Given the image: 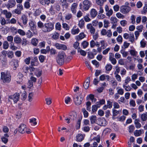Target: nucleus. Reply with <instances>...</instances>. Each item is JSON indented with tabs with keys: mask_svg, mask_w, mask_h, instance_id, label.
<instances>
[{
	"mask_svg": "<svg viewBox=\"0 0 147 147\" xmlns=\"http://www.w3.org/2000/svg\"><path fill=\"white\" fill-rule=\"evenodd\" d=\"M11 76L9 72H2L1 73V79L4 83L8 84L11 81Z\"/></svg>",
	"mask_w": 147,
	"mask_h": 147,
	"instance_id": "f257e3e1",
	"label": "nucleus"
},
{
	"mask_svg": "<svg viewBox=\"0 0 147 147\" xmlns=\"http://www.w3.org/2000/svg\"><path fill=\"white\" fill-rule=\"evenodd\" d=\"M65 57L66 55L64 51H61L59 52L56 57V61L57 63L59 65L63 64Z\"/></svg>",
	"mask_w": 147,
	"mask_h": 147,
	"instance_id": "f03ea898",
	"label": "nucleus"
},
{
	"mask_svg": "<svg viewBox=\"0 0 147 147\" xmlns=\"http://www.w3.org/2000/svg\"><path fill=\"white\" fill-rule=\"evenodd\" d=\"M18 131L22 134L25 133L29 134L31 132V130L28 128L26 125L23 123L21 124L19 126Z\"/></svg>",
	"mask_w": 147,
	"mask_h": 147,
	"instance_id": "7ed1b4c3",
	"label": "nucleus"
},
{
	"mask_svg": "<svg viewBox=\"0 0 147 147\" xmlns=\"http://www.w3.org/2000/svg\"><path fill=\"white\" fill-rule=\"evenodd\" d=\"M91 5L90 2L88 0H85L83 2V4L80 3V9L82 11L88 10L89 8Z\"/></svg>",
	"mask_w": 147,
	"mask_h": 147,
	"instance_id": "20e7f679",
	"label": "nucleus"
},
{
	"mask_svg": "<svg viewBox=\"0 0 147 147\" xmlns=\"http://www.w3.org/2000/svg\"><path fill=\"white\" fill-rule=\"evenodd\" d=\"M54 26V24L52 23H45L42 28V31L45 32H49L53 29Z\"/></svg>",
	"mask_w": 147,
	"mask_h": 147,
	"instance_id": "39448f33",
	"label": "nucleus"
},
{
	"mask_svg": "<svg viewBox=\"0 0 147 147\" xmlns=\"http://www.w3.org/2000/svg\"><path fill=\"white\" fill-rule=\"evenodd\" d=\"M60 7L58 3H55L53 5H51L49 10V12L52 15H54L55 14V10L54 9L57 11H59L60 10Z\"/></svg>",
	"mask_w": 147,
	"mask_h": 147,
	"instance_id": "423d86ee",
	"label": "nucleus"
},
{
	"mask_svg": "<svg viewBox=\"0 0 147 147\" xmlns=\"http://www.w3.org/2000/svg\"><path fill=\"white\" fill-rule=\"evenodd\" d=\"M131 10V8L128 6H122L120 8V11L123 13L126 14Z\"/></svg>",
	"mask_w": 147,
	"mask_h": 147,
	"instance_id": "0eeeda50",
	"label": "nucleus"
},
{
	"mask_svg": "<svg viewBox=\"0 0 147 147\" xmlns=\"http://www.w3.org/2000/svg\"><path fill=\"white\" fill-rule=\"evenodd\" d=\"M20 94L19 93H16L13 95L9 96V98L13 100L15 103H16L19 99Z\"/></svg>",
	"mask_w": 147,
	"mask_h": 147,
	"instance_id": "6e6552de",
	"label": "nucleus"
},
{
	"mask_svg": "<svg viewBox=\"0 0 147 147\" xmlns=\"http://www.w3.org/2000/svg\"><path fill=\"white\" fill-rule=\"evenodd\" d=\"M105 10L106 16L109 17H110L113 14V11L112 9L111 8L109 9V6L107 5L105 6Z\"/></svg>",
	"mask_w": 147,
	"mask_h": 147,
	"instance_id": "1a4fd4ad",
	"label": "nucleus"
},
{
	"mask_svg": "<svg viewBox=\"0 0 147 147\" xmlns=\"http://www.w3.org/2000/svg\"><path fill=\"white\" fill-rule=\"evenodd\" d=\"M16 5L15 1L14 0H9L7 3L5 5V6L8 9L14 7Z\"/></svg>",
	"mask_w": 147,
	"mask_h": 147,
	"instance_id": "9d476101",
	"label": "nucleus"
},
{
	"mask_svg": "<svg viewBox=\"0 0 147 147\" xmlns=\"http://www.w3.org/2000/svg\"><path fill=\"white\" fill-rule=\"evenodd\" d=\"M97 124L101 126H105L107 124V122L104 118H99L98 119Z\"/></svg>",
	"mask_w": 147,
	"mask_h": 147,
	"instance_id": "9b49d317",
	"label": "nucleus"
},
{
	"mask_svg": "<svg viewBox=\"0 0 147 147\" xmlns=\"http://www.w3.org/2000/svg\"><path fill=\"white\" fill-rule=\"evenodd\" d=\"M78 6V3H73L70 7V9L72 13L74 14H76Z\"/></svg>",
	"mask_w": 147,
	"mask_h": 147,
	"instance_id": "f8f14e48",
	"label": "nucleus"
},
{
	"mask_svg": "<svg viewBox=\"0 0 147 147\" xmlns=\"http://www.w3.org/2000/svg\"><path fill=\"white\" fill-rule=\"evenodd\" d=\"M55 46L57 49H62L63 50H65L67 49V47L64 45H62L59 43H56L55 44Z\"/></svg>",
	"mask_w": 147,
	"mask_h": 147,
	"instance_id": "ddd939ff",
	"label": "nucleus"
},
{
	"mask_svg": "<svg viewBox=\"0 0 147 147\" xmlns=\"http://www.w3.org/2000/svg\"><path fill=\"white\" fill-rule=\"evenodd\" d=\"M1 13L5 16L7 18L9 19L12 16V14L10 12H8L7 10H3Z\"/></svg>",
	"mask_w": 147,
	"mask_h": 147,
	"instance_id": "4468645a",
	"label": "nucleus"
},
{
	"mask_svg": "<svg viewBox=\"0 0 147 147\" xmlns=\"http://www.w3.org/2000/svg\"><path fill=\"white\" fill-rule=\"evenodd\" d=\"M82 99L80 98L79 99L78 96H76L74 98V101L75 104L77 105H79L81 104Z\"/></svg>",
	"mask_w": 147,
	"mask_h": 147,
	"instance_id": "2eb2a0df",
	"label": "nucleus"
},
{
	"mask_svg": "<svg viewBox=\"0 0 147 147\" xmlns=\"http://www.w3.org/2000/svg\"><path fill=\"white\" fill-rule=\"evenodd\" d=\"M9 137V135L7 134H5L1 138L2 142L4 144H6L8 141V138Z\"/></svg>",
	"mask_w": 147,
	"mask_h": 147,
	"instance_id": "dca6fc26",
	"label": "nucleus"
},
{
	"mask_svg": "<svg viewBox=\"0 0 147 147\" xmlns=\"http://www.w3.org/2000/svg\"><path fill=\"white\" fill-rule=\"evenodd\" d=\"M10 63L14 66L13 69L16 70L18 66V61L17 60L14 59H12Z\"/></svg>",
	"mask_w": 147,
	"mask_h": 147,
	"instance_id": "f3484780",
	"label": "nucleus"
},
{
	"mask_svg": "<svg viewBox=\"0 0 147 147\" xmlns=\"http://www.w3.org/2000/svg\"><path fill=\"white\" fill-rule=\"evenodd\" d=\"M21 20L22 21V22L24 25H26L28 22V18L26 15L23 14L21 18Z\"/></svg>",
	"mask_w": 147,
	"mask_h": 147,
	"instance_id": "a211bd4d",
	"label": "nucleus"
},
{
	"mask_svg": "<svg viewBox=\"0 0 147 147\" xmlns=\"http://www.w3.org/2000/svg\"><path fill=\"white\" fill-rule=\"evenodd\" d=\"M14 41L15 43L19 44L21 43L22 39L21 38L18 36H16L14 37Z\"/></svg>",
	"mask_w": 147,
	"mask_h": 147,
	"instance_id": "6ab92c4d",
	"label": "nucleus"
},
{
	"mask_svg": "<svg viewBox=\"0 0 147 147\" xmlns=\"http://www.w3.org/2000/svg\"><path fill=\"white\" fill-rule=\"evenodd\" d=\"M76 26H74L71 30V33L73 35H75L78 34L80 30L78 28H76Z\"/></svg>",
	"mask_w": 147,
	"mask_h": 147,
	"instance_id": "aec40b11",
	"label": "nucleus"
},
{
	"mask_svg": "<svg viewBox=\"0 0 147 147\" xmlns=\"http://www.w3.org/2000/svg\"><path fill=\"white\" fill-rule=\"evenodd\" d=\"M90 77H88L87 78L86 81H87L86 82H85L83 84V86L86 89H87L90 85Z\"/></svg>",
	"mask_w": 147,
	"mask_h": 147,
	"instance_id": "412c9836",
	"label": "nucleus"
},
{
	"mask_svg": "<svg viewBox=\"0 0 147 147\" xmlns=\"http://www.w3.org/2000/svg\"><path fill=\"white\" fill-rule=\"evenodd\" d=\"M144 133L143 129H141L139 130H136L134 132V135L136 137L140 136Z\"/></svg>",
	"mask_w": 147,
	"mask_h": 147,
	"instance_id": "4be33fe9",
	"label": "nucleus"
},
{
	"mask_svg": "<svg viewBox=\"0 0 147 147\" xmlns=\"http://www.w3.org/2000/svg\"><path fill=\"white\" fill-rule=\"evenodd\" d=\"M142 122V124H144L143 121H146L147 119V112L142 114L140 116Z\"/></svg>",
	"mask_w": 147,
	"mask_h": 147,
	"instance_id": "5701e85b",
	"label": "nucleus"
},
{
	"mask_svg": "<svg viewBox=\"0 0 147 147\" xmlns=\"http://www.w3.org/2000/svg\"><path fill=\"white\" fill-rule=\"evenodd\" d=\"M134 123L136 127L137 128H140L141 127V125L140 123V120L139 119H136L134 121Z\"/></svg>",
	"mask_w": 147,
	"mask_h": 147,
	"instance_id": "b1692460",
	"label": "nucleus"
},
{
	"mask_svg": "<svg viewBox=\"0 0 147 147\" xmlns=\"http://www.w3.org/2000/svg\"><path fill=\"white\" fill-rule=\"evenodd\" d=\"M97 14L96 11L94 9H92L90 12V15L92 18H95Z\"/></svg>",
	"mask_w": 147,
	"mask_h": 147,
	"instance_id": "393cba45",
	"label": "nucleus"
},
{
	"mask_svg": "<svg viewBox=\"0 0 147 147\" xmlns=\"http://www.w3.org/2000/svg\"><path fill=\"white\" fill-rule=\"evenodd\" d=\"M85 36L84 33H81L78 36H76V39L77 40H79L84 38L85 37Z\"/></svg>",
	"mask_w": 147,
	"mask_h": 147,
	"instance_id": "a878e982",
	"label": "nucleus"
},
{
	"mask_svg": "<svg viewBox=\"0 0 147 147\" xmlns=\"http://www.w3.org/2000/svg\"><path fill=\"white\" fill-rule=\"evenodd\" d=\"M59 36V34L57 32H55L52 34V38L56 40L58 39Z\"/></svg>",
	"mask_w": 147,
	"mask_h": 147,
	"instance_id": "bb28decb",
	"label": "nucleus"
},
{
	"mask_svg": "<svg viewBox=\"0 0 147 147\" xmlns=\"http://www.w3.org/2000/svg\"><path fill=\"white\" fill-rule=\"evenodd\" d=\"M77 141L79 142H81L84 139V137L81 134H79L76 137Z\"/></svg>",
	"mask_w": 147,
	"mask_h": 147,
	"instance_id": "cd10ccee",
	"label": "nucleus"
},
{
	"mask_svg": "<svg viewBox=\"0 0 147 147\" xmlns=\"http://www.w3.org/2000/svg\"><path fill=\"white\" fill-rule=\"evenodd\" d=\"M91 123V124H93L96 121V117L95 115H92L90 118Z\"/></svg>",
	"mask_w": 147,
	"mask_h": 147,
	"instance_id": "c85d7f7f",
	"label": "nucleus"
},
{
	"mask_svg": "<svg viewBox=\"0 0 147 147\" xmlns=\"http://www.w3.org/2000/svg\"><path fill=\"white\" fill-rule=\"evenodd\" d=\"M29 26L31 30H33L36 28V26L34 22L32 21H31L29 22Z\"/></svg>",
	"mask_w": 147,
	"mask_h": 147,
	"instance_id": "c756f323",
	"label": "nucleus"
},
{
	"mask_svg": "<svg viewBox=\"0 0 147 147\" xmlns=\"http://www.w3.org/2000/svg\"><path fill=\"white\" fill-rule=\"evenodd\" d=\"M129 41L131 43H133L135 40L134 36L133 33H130L128 38Z\"/></svg>",
	"mask_w": 147,
	"mask_h": 147,
	"instance_id": "7c9ffc66",
	"label": "nucleus"
},
{
	"mask_svg": "<svg viewBox=\"0 0 147 147\" xmlns=\"http://www.w3.org/2000/svg\"><path fill=\"white\" fill-rule=\"evenodd\" d=\"M52 98L50 97H47L45 99L46 104L49 105H51L52 103Z\"/></svg>",
	"mask_w": 147,
	"mask_h": 147,
	"instance_id": "2f4dec72",
	"label": "nucleus"
},
{
	"mask_svg": "<svg viewBox=\"0 0 147 147\" xmlns=\"http://www.w3.org/2000/svg\"><path fill=\"white\" fill-rule=\"evenodd\" d=\"M85 22L83 19H81L79 22V26L81 28H82L84 25Z\"/></svg>",
	"mask_w": 147,
	"mask_h": 147,
	"instance_id": "473e14b6",
	"label": "nucleus"
},
{
	"mask_svg": "<svg viewBox=\"0 0 147 147\" xmlns=\"http://www.w3.org/2000/svg\"><path fill=\"white\" fill-rule=\"evenodd\" d=\"M31 43L33 45L36 46L38 43V40L36 38H32Z\"/></svg>",
	"mask_w": 147,
	"mask_h": 147,
	"instance_id": "72a5a7b5",
	"label": "nucleus"
},
{
	"mask_svg": "<svg viewBox=\"0 0 147 147\" xmlns=\"http://www.w3.org/2000/svg\"><path fill=\"white\" fill-rule=\"evenodd\" d=\"M127 85L126 84H123V87L126 91H129L131 90V88L129 85Z\"/></svg>",
	"mask_w": 147,
	"mask_h": 147,
	"instance_id": "f704fd0d",
	"label": "nucleus"
},
{
	"mask_svg": "<svg viewBox=\"0 0 147 147\" xmlns=\"http://www.w3.org/2000/svg\"><path fill=\"white\" fill-rule=\"evenodd\" d=\"M88 98H90V99L92 100V102H95L96 101V99L94 98V96L93 94H90L88 96L87 98V99Z\"/></svg>",
	"mask_w": 147,
	"mask_h": 147,
	"instance_id": "c9c22d12",
	"label": "nucleus"
},
{
	"mask_svg": "<svg viewBox=\"0 0 147 147\" xmlns=\"http://www.w3.org/2000/svg\"><path fill=\"white\" fill-rule=\"evenodd\" d=\"M10 29L12 33L16 34L17 33L18 30L17 28L14 26H11L10 27Z\"/></svg>",
	"mask_w": 147,
	"mask_h": 147,
	"instance_id": "e433bc0d",
	"label": "nucleus"
},
{
	"mask_svg": "<svg viewBox=\"0 0 147 147\" xmlns=\"http://www.w3.org/2000/svg\"><path fill=\"white\" fill-rule=\"evenodd\" d=\"M119 87H118L116 88L117 89H118L117 91V93L119 95H123L124 93V90L121 88H118Z\"/></svg>",
	"mask_w": 147,
	"mask_h": 147,
	"instance_id": "4c0bfd02",
	"label": "nucleus"
},
{
	"mask_svg": "<svg viewBox=\"0 0 147 147\" xmlns=\"http://www.w3.org/2000/svg\"><path fill=\"white\" fill-rule=\"evenodd\" d=\"M111 24L117 23V19L115 17H111L110 19Z\"/></svg>",
	"mask_w": 147,
	"mask_h": 147,
	"instance_id": "58836bf2",
	"label": "nucleus"
},
{
	"mask_svg": "<svg viewBox=\"0 0 147 147\" xmlns=\"http://www.w3.org/2000/svg\"><path fill=\"white\" fill-rule=\"evenodd\" d=\"M130 54L133 56H136L138 54V52L135 49H131L130 50Z\"/></svg>",
	"mask_w": 147,
	"mask_h": 147,
	"instance_id": "ea45409f",
	"label": "nucleus"
},
{
	"mask_svg": "<svg viewBox=\"0 0 147 147\" xmlns=\"http://www.w3.org/2000/svg\"><path fill=\"white\" fill-rule=\"evenodd\" d=\"M3 45V49H8L9 47V44L6 41L4 42Z\"/></svg>",
	"mask_w": 147,
	"mask_h": 147,
	"instance_id": "a19ab883",
	"label": "nucleus"
},
{
	"mask_svg": "<svg viewBox=\"0 0 147 147\" xmlns=\"http://www.w3.org/2000/svg\"><path fill=\"white\" fill-rule=\"evenodd\" d=\"M17 22L16 20L14 18H12L8 22H7V24H15Z\"/></svg>",
	"mask_w": 147,
	"mask_h": 147,
	"instance_id": "79ce46f5",
	"label": "nucleus"
},
{
	"mask_svg": "<svg viewBox=\"0 0 147 147\" xmlns=\"http://www.w3.org/2000/svg\"><path fill=\"white\" fill-rule=\"evenodd\" d=\"M17 32L20 35L24 36L25 35L26 33L23 30L21 29L18 30Z\"/></svg>",
	"mask_w": 147,
	"mask_h": 147,
	"instance_id": "37998d69",
	"label": "nucleus"
},
{
	"mask_svg": "<svg viewBox=\"0 0 147 147\" xmlns=\"http://www.w3.org/2000/svg\"><path fill=\"white\" fill-rule=\"evenodd\" d=\"M78 51V53H80V54L83 56H85L86 54V52L81 49H79Z\"/></svg>",
	"mask_w": 147,
	"mask_h": 147,
	"instance_id": "c03bdc74",
	"label": "nucleus"
},
{
	"mask_svg": "<svg viewBox=\"0 0 147 147\" xmlns=\"http://www.w3.org/2000/svg\"><path fill=\"white\" fill-rule=\"evenodd\" d=\"M105 68L107 71H110L112 69V66L110 64H107L106 65Z\"/></svg>",
	"mask_w": 147,
	"mask_h": 147,
	"instance_id": "a18cd8bd",
	"label": "nucleus"
},
{
	"mask_svg": "<svg viewBox=\"0 0 147 147\" xmlns=\"http://www.w3.org/2000/svg\"><path fill=\"white\" fill-rule=\"evenodd\" d=\"M72 14L71 13H68L66 15L65 18L66 20H69L72 18Z\"/></svg>",
	"mask_w": 147,
	"mask_h": 147,
	"instance_id": "49530a36",
	"label": "nucleus"
},
{
	"mask_svg": "<svg viewBox=\"0 0 147 147\" xmlns=\"http://www.w3.org/2000/svg\"><path fill=\"white\" fill-rule=\"evenodd\" d=\"M86 108L88 111H90L91 103L90 101H88L86 103Z\"/></svg>",
	"mask_w": 147,
	"mask_h": 147,
	"instance_id": "de8ad7c7",
	"label": "nucleus"
},
{
	"mask_svg": "<svg viewBox=\"0 0 147 147\" xmlns=\"http://www.w3.org/2000/svg\"><path fill=\"white\" fill-rule=\"evenodd\" d=\"M136 16L134 15H132L131 16L130 19L131 20V23L132 24H134L136 23L135 19Z\"/></svg>",
	"mask_w": 147,
	"mask_h": 147,
	"instance_id": "09e8293b",
	"label": "nucleus"
},
{
	"mask_svg": "<svg viewBox=\"0 0 147 147\" xmlns=\"http://www.w3.org/2000/svg\"><path fill=\"white\" fill-rule=\"evenodd\" d=\"M82 111L83 112L84 117L86 118L87 117L88 115V112L86 110L85 108L82 109Z\"/></svg>",
	"mask_w": 147,
	"mask_h": 147,
	"instance_id": "8fccbe9b",
	"label": "nucleus"
},
{
	"mask_svg": "<svg viewBox=\"0 0 147 147\" xmlns=\"http://www.w3.org/2000/svg\"><path fill=\"white\" fill-rule=\"evenodd\" d=\"M115 77L117 80L119 82H120L121 81V76L118 74H114Z\"/></svg>",
	"mask_w": 147,
	"mask_h": 147,
	"instance_id": "3c124183",
	"label": "nucleus"
},
{
	"mask_svg": "<svg viewBox=\"0 0 147 147\" xmlns=\"http://www.w3.org/2000/svg\"><path fill=\"white\" fill-rule=\"evenodd\" d=\"M0 23L2 25H4L7 24L5 19L3 17L1 18Z\"/></svg>",
	"mask_w": 147,
	"mask_h": 147,
	"instance_id": "603ef678",
	"label": "nucleus"
},
{
	"mask_svg": "<svg viewBox=\"0 0 147 147\" xmlns=\"http://www.w3.org/2000/svg\"><path fill=\"white\" fill-rule=\"evenodd\" d=\"M61 25L59 22H57L55 24V28L56 30L60 31L61 30Z\"/></svg>",
	"mask_w": 147,
	"mask_h": 147,
	"instance_id": "864d4df0",
	"label": "nucleus"
},
{
	"mask_svg": "<svg viewBox=\"0 0 147 147\" xmlns=\"http://www.w3.org/2000/svg\"><path fill=\"white\" fill-rule=\"evenodd\" d=\"M109 21L106 20H104V27L106 28H107L109 26Z\"/></svg>",
	"mask_w": 147,
	"mask_h": 147,
	"instance_id": "5fc2aeb1",
	"label": "nucleus"
},
{
	"mask_svg": "<svg viewBox=\"0 0 147 147\" xmlns=\"http://www.w3.org/2000/svg\"><path fill=\"white\" fill-rule=\"evenodd\" d=\"M7 55L8 57L11 59L14 56L13 52L11 51H8Z\"/></svg>",
	"mask_w": 147,
	"mask_h": 147,
	"instance_id": "6e6d98bb",
	"label": "nucleus"
},
{
	"mask_svg": "<svg viewBox=\"0 0 147 147\" xmlns=\"http://www.w3.org/2000/svg\"><path fill=\"white\" fill-rule=\"evenodd\" d=\"M84 20L86 22H88L90 21L91 19L89 17V15L88 14L84 17Z\"/></svg>",
	"mask_w": 147,
	"mask_h": 147,
	"instance_id": "4d7b16f0",
	"label": "nucleus"
},
{
	"mask_svg": "<svg viewBox=\"0 0 147 147\" xmlns=\"http://www.w3.org/2000/svg\"><path fill=\"white\" fill-rule=\"evenodd\" d=\"M116 16L119 19H123L125 18L124 16L119 12L117 13L116 14Z\"/></svg>",
	"mask_w": 147,
	"mask_h": 147,
	"instance_id": "13d9d810",
	"label": "nucleus"
},
{
	"mask_svg": "<svg viewBox=\"0 0 147 147\" xmlns=\"http://www.w3.org/2000/svg\"><path fill=\"white\" fill-rule=\"evenodd\" d=\"M147 12V3L145 4V6L144 7L143 10L141 11L142 14H146Z\"/></svg>",
	"mask_w": 147,
	"mask_h": 147,
	"instance_id": "bf43d9fd",
	"label": "nucleus"
},
{
	"mask_svg": "<svg viewBox=\"0 0 147 147\" xmlns=\"http://www.w3.org/2000/svg\"><path fill=\"white\" fill-rule=\"evenodd\" d=\"M98 107L96 105H93L92 107V111L93 112H96Z\"/></svg>",
	"mask_w": 147,
	"mask_h": 147,
	"instance_id": "052dcab7",
	"label": "nucleus"
},
{
	"mask_svg": "<svg viewBox=\"0 0 147 147\" xmlns=\"http://www.w3.org/2000/svg\"><path fill=\"white\" fill-rule=\"evenodd\" d=\"M62 5V6L66 8H67L69 6V4L66 1H61Z\"/></svg>",
	"mask_w": 147,
	"mask_h": 147,
	"instance_id": "680f3d73",
	"label": "nucleus"
},
{
	"mask_svg": "<svg viewBox=\"0 0 147 147\" xmlns=\"http://www.w3.org/2000/svg\"><path fill=\"white\" fill-rule=\"evenodd\" d=\"M121 53L122 54L123 56L124 57H125L128 54V53L127 52L123 50L121 51Z\"/></svg>",
	"mask_w": 147,
	"mask_h": 147,
	"instance_id": "e2e57ef3",
	"label": "nucleus"
},
{
	"mask_svg": "<svg viewBox=\"0 0 147 147\" xmlns=\"http://www.w3.org/2000/svg\"><path fill=\"white\" fill-rule=\"evenodd\" d=\"M107 105L109 107V108L111 109L113 106L112 102H111L109 100H107Z\"/></svg>",
	"mask_w": 147,
	"mask_h": 147,
	"instance_id": "0e129e2a",
	"label": "nucleus"
},
{
	"mask_svg": "<svg viewBox=\"0 0 147 147\" xmlns=\"http://www.w3.org/2000/svg\"><path fill=\"white\" fill-rule=\"evenodd\" d=\"M119 111H117L115 109H113V116H117L118 114L120 113Z\"/></svg>",
	"mask_w": 147,
	"mask_h": 147,
	"instance_id": "69168bd1",
	"label": "nucleus"
},
{
	"mask_svg": "<svg viewBox=\"0 0 147 147\" xmlns=\"http://www.w3.org/2000/svg\"><path fill=\"white\" fill-rule=\"evenodd\" d=\"M117 41L120 43H121L123 41V38L121 35H119L116 39Z\"/></svg>",
	"mask_w": 147,
	"mask_h": 147,
	"instance_id": "338daca9",
	"label": "nucleus"
},
{
	"mask_svg": "<svg viewBox=\"0 0 147 147\" xmlns=\"http://www.w3.org/2000/svg\"><path fill=\"white\" fill-rule=\"evenodd\" d=\"M129 133H132L135 129V127L134 126L131 125L129 126Z\"/></svg>",
	"mask_w": 147,
	"mask_h": 147,
	"instance_id": "774afa93",
	"label": "nucleus"
}]
</instances>
